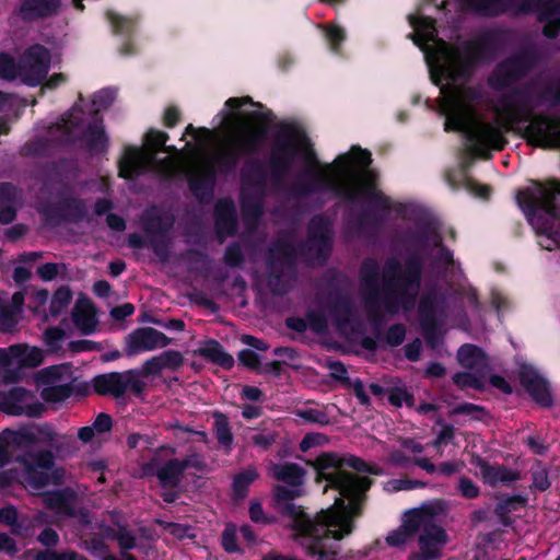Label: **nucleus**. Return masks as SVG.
Listing matches in <instances>:
<instances>
[{
  "label": "nucleus",
  "mask_w": 560,
  "mask_h": 560,
  "mask_svg": "<svg viewBox=\"0 0 560 560\" xmlns=\"http://www.w3.org/2000/svg\"><path fill=\"white\" fill-rule=\"evenodd\" d=\"M156 357L162 370L177 371L184 364V357L177 350H166Z\"/></svg>",
  "instance_id": "56"
},
{
  "label": "nucleus",
  "mask_w": 560,
  "mask_h": 560,
  "mask_svg": "<svg viewBox=\"0 0 560 560\" xmlns=\"http://www.w3.org/2000/svg\"><path fill=\"white\" fill-rule=\"evenodd\" d=\"M533 187L520 190L516 202L524 214L530 219L538 211H542L553 220H560V207L557 199L560 197V179L550 178L546 182L533 180Z\"/></svg>",
  "instance_id": "7"
},
{
  "label": "nucleus",
  "mask_w": 560,
  "mask_h": 560,
  "mask_svg": "<svg viewBox=\"0 0 560 560\" xmlns=\"http://www.w3.org/2000/svg\"><path fill=\"white\" fill-rule=\"evenodd\" d=\"M326 307L336 328L340 331L348 329L354 313L351 298L340 292L329 293Z\"/></svg>",
  "instance_id": "19"
},
{
  "label": "nucleus",
  "mask_w": 560,
  "mask_h": 560,
  "mask_svg": "<svg viewBox=\"0 0 560 560\" xmlns=\"http://www.w3.org/2000/svg\"><path fill=\"white\" fill-rule=\"evenodd\" d=\"M50 51L40 44L28 47L20 58V78L30 85H40L50 69Z\"/></svg>",
  "instance_id": "9"
},
{
  "label": "nucleus",
  "mask_w": 560,
  "mask_h": 560,
  "mask_svg": "<svg viewBox=\"0 0 560 560\" xmlns=\"http://www.w3.org/2000/svg\"><path fill=\"white\" fill-rule=\"evenodd\" d=\"M444 303L445 296L436 287L425 291L418 303L419 323L439 320L438 315L443 312Z\"/></svg>",
  "instance_id": "27"
},
{
  "label": "nucleus",
  "mask_w": 560,
  "mask_h": 560,
  "mask_svg": "<svg viewBox=\"0 0 560 560\" xmlns=\"http://www.w3.org/2000/svg\"><path fill=\"white\" fill-rule=\"evenodd\" d=\"M306 167L299 173L298 179L283 188L287 195L294 200L331 192L335 197L354 203L360 199L369 205L357 218L355 226L359 231L378 228L383 222V214L392 211V200L381 191L371 177L353 180L350 167L355 164L368 167L371 162V152L360 147H352L350 153L339 154L331 164L319 162L313 148L304 153Z\"/></svg>",
  "instance_id": "2"
},
{
  "label": "nucleus",
  "mask_w": 560,
  "mask_h": 560,
  "mask_svg": "<svg viewBox=\"0 0 560 560\" xmlns=\"http://www.w3.org/2000/svg\"><path fill=\"white\" fill-rule=\"evenodd\" d=\"M520 383L528 393L532 399L542 408H550L553 405V397L549 382L530 365H523L520 369Z\"/></svg>",
  "instance_id": "16"
},
{
  "label": "nucleus",
  "mask_w": 560,
  "mask_h": 560,
  "mask_svg": "<svg viewBox=\"0 0 560 560\" xmlns=\"http://www.w3.org/2000/svg\"><path fill=\"white\" fill-rule=\"evenodd\" d=\"M214 228L219 236H233L237 231L236 208L232 199L224 198L214 206Z\"/></svg>",
  "instance_id": "21"
},
{
  "label": "nucleus",
  "mask_w": 560,
  "mask_h": 560,
  "mask_svg": "<svg viewBox=\"0 0 560 560\" xmlns=\"http://www.w3.org/2000/svg\"><path fill=\"white\" fill-rule=\"evenodd\" d=\"M241 159V154H238V152H236L235 149L230 144L228 148L215 154L212 159V163L208 166L214 167L215 176L218 174L228 176L235 173Z\"/></svg>",
  "instance_id": "36"
},
{
  "label": "nucleus",
  "mask_w": 560,
  "mask_h": 560,
  "mask_svg": "<svg viewBox=\"0 0 560 560\" xmlns=\"http://www.w3.org/2000/svg\"><path fill=\"white\" fill-rule=\"evenodd\" d=\"M74 392L71 383L54 385L43 388L40 396L46 402H62L70 398Z\"/></svg>",
  "instance_id": "46"
},
{
  "label": "nucleus",
  "mask_w": 560,
  "mask_h": 560,
  "mask_svg": "<svg viewBox=\"0 0 560 560\" xmlns=\"http://www.w3.org/2000/svg\"><path fill=\"white\" fill-rule=\"evenodd\" d=\"M115 92L110 89H102L96 92L92 98V105L94 106L93 117H101L98 115L101 109L108 108L115 101Z\"/></svg>",
  "instance_id": "57"
},
{
  "label": "nucleus",
  "mask_w": 560,
  "mask_h": 560,
  "mask_svg": "<svg viewBox=\"0 0 560 560\" xmlns=\"http://www.w3.org/2000/svg\"><path fill=\"white\" fill-rule=\"evenodd\" d=\"M160 485L163 488H176L182 481L184 471L178 458H171L155 471Z\"/></svg>",
  "instance_id": "39"
},
{
  "label": "nucleus",
  "mask_w": 560,
  "mask_h": 560,
  "mask_svg": "<svg viewBox=\"0 0 560 560\" xmlns=\"http://www.w3.org/2000/svg\"><path fill=\"white\" fill-rule=\"evenodd\" d=\"M221 545L228 553L241 552V548L237 545V535L234 525H228L224 528L221 535Z\"/></svg>",
  "instance_id": "63"
},
{
  "label": "nucleus",
  "mask_w": 560,
  "mask_h": 560,
  "mask_svg": "<svg viewBox=\"0 0 560 560\" xmlns=\"http://www.w3.org/2000/svg\"><path fill=\"white\" fill-rule=\"evenodd\" d=\"M332 221L319 213L313 215L307 225V247L314 250L318 259L326 261L332 248Z\"/></svg>",
  "instance_id": "12"
},
{
  "label": "nucleus",
  "mask_w": 560,
  "mask_h": 560,
  "mask_svg": "<svg viewBox=\"0 0 560 560\" xmlns=\"http://www.w3.org/2000/svg\"><path fill=\"white\" fill-rule=\"evenodd\" d=\"M196 353L224 370H231L234 366V358L228 353L215 339L205 341V343L197 349Z\"/></svg>",
  "instance_id": "31"
},
{
  "label": "nucleus",
  "mask_w": 560,
  "mask_h": 560,
  "mask_svg": "<svg viewBox=\"0 0 560 560\" xmlns=\"http://www.w3.org/2000/svg\"><path fill=\"white\" fill-rule=\"evenodd\" d=\"M388 402L396 407L400 408L402 404H406L407 407H412L415 405V396L406 388L402 387H392L387 394Z\"/></svg>",
  "instance_id": "53"
},
{
  "label": "nucleus",
  "mask_w": 560,
  "mask_h": 560,
  "mask_svg": "<svg viewBox=\"0 0 560 560\" xmlns=\"http://www.w3.org/2000/svg\"><path fill=\"white\" fill-rule=\"evenodd\" d=\"M106 19L110 24L114 34L130 38L136 28V21L131 18L120 15L115 11H107Z\"/></svg>",
  "instance_id": "42"
},
{
  "label": "nucleus",
  "mask_w": 560,
  "mask_h": 560,
  "mask_svg": "<svg viewBox=\"0 0 560 560\" xmlns=\"http://www.w3.org/2000/svg\"><path fill=\"white\" fill-rule=\"evenodd\" d=\"M440 510L436 503H424L407 510L398 528L387 535L386 544L400 548L417 537L419 550L410 552L408 560H439L448 541L446 530L436 523Z\"/></svg>",
  "instance_id": "4"
},
{
  "label": "nucleus",
  "mask_w": 560,
  "mask_h": 560,
  "mask_svg": "<svg viewBox=\"0 0 560 560\" xmlns=\"http://www.w3.org/2000/svg\"><path fill=\"white\" fill-rule=\"evenodd\" d=\"M467 8L483 18H498L514 10L515 0H464Z\"/></svg>",
  "instance_id": "30"
},
{
  "label": "nucleus",
  "mask_w": 560,
  "mask_h": 560,
  "mask_svg": "<svg viewBox=\"0 0 560 560\" xmlns=\"http://www.w3.org/2000/svg\"><path fill=\"white\" fill-rule=\"evenodd\" d=\"M478 466L485 482L490 486H495L498 482L509 483L516 481L520 478V474L517 471L511 470L504 465L493 466L487 460L481 459Z\"/></svg>",
  "instance_id": "34"
},
{
  "label": "nucleus",
  "mask_w": 560,
  "mask_h": 560,
  "mask_svg": "<svg viewBox=\"0 0 560 560\" xmlns=\"http://www.w3.org/2000/svg\"><path fill=\"white\" fill-rule=\"evenodd\" d=\"M213 432L220 446H222L226 453H230L233 447L234 436L229 422V418L221 411L213 412Z\"/></svg>",
  "instance_id": "41"
},
{
  "label": "nucleus",
  "mask_w": 560,
  "mask_h": 560,
  "mask_svg": "<svg viewBox=\"0 0 560 560\" xmlns=\"http://www.w3.org/2000/svg\"><path fill=\"white\" fill-rule=\"evenodd\" d=\"M141 224L148 237L167 236L173 229L174 219L172 217L145 211L141 217Z\"/></svg>",
  "instance_id": "32"
},
{
  "label": "nucleus",
  "mask_w": 560,
  "mask_h": 560,
  "mask_svg": "<svg viewBox=\"0 0 560 560\" xmlns=\"http://www.w3.org/2000/svg\"><path fill=\"white\" fill-rule=\"evenodd\" d=\"M269 474L277 481L294 487L304 485L306 470L296 463L284 462L271 464Z\"/></svg>",
  "instance_id": "29"
},
{
  "label": "nucleus",
  "mask_w": 560,
  "mask_h": 560,
  "mask_svg": "<svg viewBox=\"0 0 560 560\" xmlns=\"http://www.w3.org/2000/svg\"><path fill=\"white\" fill-rule=\"evenodd\" d=\"M171 342V338L155 328L139 327L126 336L125 353L128 357H132L158 348L167 347Z\"/></svg>",
  "instance_id": "13"
},
{
  "label": "nucleus",
  "mask_w": 560,
  "mask_h": 560,
  "mask_svg": "<svg viewBox=\"0 0 560 560\" xmlns=\"http://www.w3.org/2000/svg\"><path fill=\"white\" fill-rule=\"evenodd\" d=\"M10 446L27 447L38 442L37 434L32 429L7 430Z\"/></svg>",
  "instance_id": "49"
},
{
  "label": "nucleus",
  "mask_w": 560,
  "mask_h": 560,
  "mask_svg": "<svg viewBox=\"0 0 560 560\" xmlns=\"http://www.w3.org/2000/svg\"><path fill=\"white\" fill-rule=\"evenodd\" d=\"M91 386L95 394L104 397L110 396L118 400L124 398L127 392H130L137 398H141L147 383L140 380L138 369H130L124 372L97 374L91 380Z\"/></svg>",
  "instance_id": "8"
},
{
  "label": "nucleus",
  "mask_w": 560,
  "mask_h": 560,
  "mask_svg": "<svg viewBox=\"0 0 560 560\" xmlns=\"http://www.w3.org/2000/svg\"><path fill=\"white\" fill-rule=\"evenodd\" d=\"M440 320L421 322L420 327L428 347L436 349L443 342Z\"/></svg>",
  "instance_id": "47"
},
{
  "label": "nucleus",
  "mask_w": 560,
  "mask_h": 560,
  "mask_svg": "<svg viewBox=\"0 0 560 560\" xmlns=\"http://www.w3.org/2000/svg\"><path fill=\"white\" fill-rule=\"evenodd\" d=\"M485 376H479L475 372H457L453 375V383L460 389L474 388L476 390H485Z\"/></svg>",
  "instance_id": "48"
},
{
  "label": "nucleus",
  "mask_w": 560,
  "mask_h": 560,
  "mask_svg": "<svg viewBox=\"0 0 560 560\" xmlns=\"http://www.w3.org/2000/svg\"><path fill=\"white\" fill-rule=\"evenodd\" d=\"M16 188L11 183H0V223L9 224L16 218Z\"/></svg>",
  "instance_id": "35"
},
{
  "label": "nucleus",
  "mask_w": 560,
  "mask_h": 560,
  "mask_svg": "<svg viewBox=\"0 0 560 560\" xmlns=\"http://www.w3.org/2000/svg\"><path fill=\"white\" fill-rule=\"evenodd\" d=\"M72 292L68 285L59 287L52 294L49 315L54 318L58 317L70 304Z\"/></svg>",
  "instance_id": "43"
},
{
  "label": "nucleus",
  "mask_w": 560,
  "mask_h": 560,
  "mask_svg": "<svg viewBox=\"0 0 560 560\" xmlns=\"http://www.w3.org/2000/svg\"><path fill=\"white\" fill-rule=\"evenodd\" d=\"M517 14H536L544 23L542 34L547 38H557L560 34V2L556 0H521L515 8Z\"/></svg>",
  "instance_id": "10"
},
{
  "label": "nucleus",
  "mask_w": 560,
  "mask_h": 560,
  "mask_svg": "<svg viewBox=\"0 0 560 560\" xmlns=\"http://www.w3.org/2000/svg\"><path fill=\"white\" fill-rule=\"evenodd\" d=\"M266 137V126L253 127L246 124L233 139L231 145L241 154V158L245 155H256L260 152Z\"/></svg>",
  "instance_id": "17"
},
{
  "label": "nucleus",
  "mask_w": 560,
  "mask_h": 560,
  "mask_svg": "<svg viewBox=\"0 0 560 560\" xmlns=\"http://www.w3.org/2000/svg\"><path fill=\"white\" fill-rule=\"evenodd\" d=\"M312 148L307 136L294 125L282 122L275 135L266 163L258 158L245 161L241 171V213L246 223H257L264 215L268 179L277 190H282L287 175L292 171L300 153L304 156Z\"/></svg>",
  "instance_id": "3"
},
{
  "label": "nucleus",
  "mask_w": 560,
  "mask_h": 560,
  "mask_svg": "<svg viewBox=\"0 0 560 560\" xmlns=\"http://www.w3.org/2000/svg\"><path fill=\"white\" fill-rule=\"evenodd\" d=\"M43 514L34 516L32 520L18 518L11 527V532L22 538H28L34 534V527L43 523Z\"/></svg>",
  "instance_id": "52"
},
{
  "label": "nucleus",
  "mask_w": 560,
  "mask_h": 560,
  "mask_svg": "<svg viewBox=\"0 0 560 560\" xmlns=\"http://www.w3.org/2000/svg\"><path fill=\"white\" fill-rule=\"evenodd\" d=\"M277 253L285 262L293 264L296 258V249L294 245L285 240L278 241L271 249V258L273 260V254Z\"/></svg>",
  "instance_id": "62"
},
{
  "label": "nucleus",
  "mask_w": 560,
  "mask_h": 560,
  "mask_svg": "<svg viewBox=\"0 0 560 560\" xmlns=\"http://www.w3.org/2000/svg\"><path fill=\"white\" fill-rule=\"evenodd\" d=\"M526 503V498L521 494L499 498L494 508V514L498 516L500 523L503 526L510 527L513 524V520L510 516V513L525 506Z\"/></svg>",
  "instance_id": "37"
},
{
  "label": "nucleus",
  "mask_w": 560,
  "mask_h": 560,
  "mask_svg": "<svg viewBox=\"0 0 560 560\" xmlns=\"http://www.w3.org/2000/svg\"><path fill=\"white\" fill-rule=\"evenodd\" d=\"M71 317L74 326L83 335H91L95 331L97 325L95 307L88 296H79L72 308Z\"/></svg>",
  "instance_id": "26"
},
{
  "label": "nucleus",
  "mask_w": 560,
  "mask_h": 560,
  "mask_svg": "<svg viewBox=\"0 0 560 560\" xmlns=\"http://www.w3.org/2000/svg\"><path fill=\"white\" fill-rule=\"evenodd\" d=\"M119 176L133 179L141 174L140 152L135 147H127L124 156L118 162Z\"/></svg>",
  "instance_id": "40"
},
{
  "label": "nucleus",
  "mask_w": 560,
  "mask_h": 560,
  "mask_svg": "<svg viewBox=\"0 0 560 560\" xmlns=\"http://www.w3.org/2000/svg\"><path fill=\"white\" fill-rule=\"evenodd\" d=\"M307 327L317 334H325L328 329V320L326 315L320 311L311 310L305 314Z\"/></svg>",
  "instance_id": "55"
},
{
  "label": "nucleus",
  "mask_w": 560,
  "mask_h": 560,
  "mask_svg": "<svg viewBox=\"0 0 560 560\" xmlns=\"http://www.w3.org/2000/svg\"><path fill=\"white\" fill-rule=\"evenodd\" d=\"M483 61H490L503 49L508 42L504 28H488L471 39Z\"/></svg>",
  "instance_id": "18"
},
{
  "label": "nucleus",
  "mask_w": 560,
  "mask_h": 560,
  "mask_svg": "<svg viewBox=\"0 0 560 560\" xmlns=\"http://www.w3.org/2000/svg\"><path fill=\"white\" fill-rule=\"evenodd\" d=\"M43 217L47 223L58 225L61 222L80 223L88 214L86 203L78 197L65 198L56 206H48L43 209Z\"/></svg>",
  "instance_id": "14"
},
{
  "label": "nucleus",
  "mask_w": 560,
  "mask_h": 560,
  "mask_svg": "<svg viewBox=\"0 0 560 560\" xmlns=\"http://www.w3.org/2000/svg\"><path fill=\"white\" fill-rule=\"evenodd\" d=\"M11 352H13L16 357H19L20 362L23 366L26 368H37L43 363L44 355L40 349L33 348H24L23 350L20 346H12L10 348Z\"/></svg>",
  "instance_id": "45"
},
{
  "label": "nucleus",
  "mask_w": 560,
  "mask_h": 560,
  "mask_svg": "<svg viewBox=\"0 0 560 560\" xmlns=\"http://www.w3.org/2000/svg\"><path fill=\"white\" fill-rule=\"evenodd\" d=\"M30 392L24 387H13L0 399V411L9 416H26L30 418H39L45 411V406L40 401L26 404Z\"/></svg>",
  "instance_id": "15"
},
{
  "label": "nucleus",
  "mask_w": 560,
  "mask_h": 560,
  "mask_svg": "<svg viewBox=\"0 0 560 560\" xmlns=\"http://www.w3.org/2000/svg\"><path fill=\"white\" fill-rule=\"evenodd\" d=\"M20 78V60L16 61L10 54L0 52V78L12 81Z\"/></svg>",
  "instance_id": "50"
},
{
  "label": "nucleus",
  "mask_w": 560,
  "mask_h": 560,
  "mask_svg": "<svg viewBox=\"0 0 560 560\" xmlns=\"http://www.w3.org/2000/svg\"><path fill=\"white\" fill-rule=\"evenodd\" d=\"M471 39L465 40L460 48L448 50V67L444 69L446 78L451 81L468 79L475 68L483 62Z\"/></svg>",
  "instance_id": "11"
},
{
  "label": "nucleus",
  "mask_w": 560,
  "mask_h": 560,
  "mask_svg": "<svg viewBox=\"0 0 560 560\" xmlns=\"http://www.w3.org/2000/svg\"><path fill=\"white\" fill-rule=\"evenodd\" d=\"M34 560H89L86 557L81 556L74 550L57 551L56 549H42L38 550Z\"/></svg>",
  "instance_id": "51"
},
{
  "label": "nucleus",
  "mask_w": 560,
  "mask_h": 560,
  "mask_svg": "<svg viewBox=\"0 0 560 560\" xmlns=\"http://www.w3.org/2000/svg\"><path fill=\"white\" fill-rule=\"evenodd\" d=\"M50 148L47 139L39 138L26 142L22 148V154L26 156H45Z\"/></svg>",
  "instance_id": "60"
},
{
  "label": "nucleus",
  "mask_w": 560,
  "mask_h": 560,
  "mask_svg": "<svg viewBox=\"0 0 560 560\" xmlns=\"http://www.w3.org/2000/svg\"><path fill=\"white\" fill-rule=\"evenodd\" d=\"M423 268L424 259L418 252H411L406 256L404 268L396 257L385 260L382 303L387 313L413 310L422 282Z\"/></svg>",
  "instance_id": "5"
},
{
  "label": "nucleus",
  "mask_w": 560,
  "mask_h": 560,
  "mask_svg": "<svg viewBox=\"0 0 560 560\" xmlns=\"http://www.w3.org/2000/svg\"><path fill=\"white\" fill-rule=\"evenodd\" d=\"M268 278H267V287L271 291L273 295H284L288 293L289 289L287 283L283 281L282 269L276 268L271 258H268Z\"/></svg>",
  "instance_id": "44"
},
{
  "label": "nucleus",
  "mask_w": 560,
  "mask_h": 560,
  "mask_svg": "<svg viewBox=\"0 0 560 560\" xmlns=\"http://www.w3.org/2000/svg\"><path fill=\"white\" fill-rule=\"evenodd\" d=\"M306 463L316 471V483L327 482L324 492L328 488L339 492L335 503L311 515L302 505L294 503L303 494L302 486L276 485L272 489L275 509L290 521L288 526L294 533V540L308 558L335 560L338 547L330 541L331 535L345 538L353 533L354 520L362 515L368 491L374 483L372 478L347 471L343 467L372 476L384 475V469L362 457L334 452H324Z\"/></svg>",
  "instance_id": "1"
},
{
  "label": "nucleus",
  "mask_w": 560,
  "mask_h": 560,
  "mask_svg": "<svg viewBox=\"0 0 560 560\" xmlns=\"http://www.w3.org/2000/svg\"><path fill=\"white\" fill-rule=\"evenodd\" d=\"M237 359L240 364L249 370L259 372L261 368L260 357L252 349H242L237 354Z\"/></svg>",
  "instance_id": "64"
},
{
  "label": "nucleus",
  "mask_w": 560,
  "mask_h": 560,
  "mask_svg": "<svg viewBox=\"0 0 560 560\" xmlns=\"http://www.w3.org/2000/svg\"><path fill=\"white\" fill-rule=\"evenodd\" d=\"M60 0H23L20 14L24 21L47 19L58 13Z\"/></svg>",
  "instance_id": "28"
},
{
  "label": "nucleus",
  "mask_w": 560,
  "mask_h": 560,
  "mask_svg": "<svg viewBox=\"0 0 560 560\" xmlns=\"http://www.w3.org/2000/svg\"><path fill=\"white\" fill-rule=\"evenodd\" d=\"M258 478L259 474L255 466H248L244 470L235 474L231 485L233 500H244L248 494L250 485Z\"/></svg>",
  "instance_id": "38"
},
{
  "label": "nucleus",
  "mask_w": 560,
  "mask_h": 560,
  "mask_svg": "<svg viewBox=\"0 0 560 560\" xmlns=\"http://www.w3.org/2000/svg\"><path fill=\"white\" fill-rule=\"evenodd\" d=\"M457 361L464 369L486 376L491 366L485 350L476 345L464 343L457 350Z\"/></svg>",
  "instance_id": "20"
},
{
  "label": "nucleus",
  "mask_w": 560,
  "mask_h": 560,
  "mask_svg": "<svg viewBox=\"0 0 560 560\" xmlns=\"http://www.w3.org/2000/svg\"><path fill=\"white\" fill-rule=\"evenodd\" d=\"M77 499V492L70 487L50 490L43 494V501L47 509L56 510L69 517L77 515L74 508Z\"/></svg>",
  "instance_id": "25"
},
{
  "label": "nucleus",
  "mask_w": 560,
  "mask_h": 560,
  "mask_svg": "<svg viewBox=\"0 0 560 560\" xmlns=\"http://www.w3.org/2000/svg\"><path fill=\"white\" fill-rule=\"evenodd\" d=\"M148 247L161 260L166 261L170 257V241L167 236L149 237Z\"/></svg>",
  "instance_id": "61"
},
{
  "label": "nucleus",
  "mask_w": 560,
  "mask_h": 560,
  "mask_svg": "<svg viewBox=\"0 0 560 560\" xmlns=\"http://www.w3.org/2000/svg\"><path fill=\"white\" fill-rule=\"evenodd\" d=\"M224 264L231 268H242L245 256L241 245L236 242L226 246L223 255Z\"/></svg>",
  "instance_id": "54"
},
{
  "label": "nucleus",
  "mask_w": 560,
  "mask_h": 560,
  "mask_svg": "<svg viewBox=\"0 0 560 560\" xmlns=\"http://www.w3.org/2000/svg\"><path fill=\"white\" fill-rule=\"evenodd\" d=\"M187 183L192 196L199 202H210L214 196V190L217 186L214 167L206 166L201 174L188 177Z\"/></svg>",
  "instance_id": "22"
},
{
  "label": "nucleus",
  "mask_w": 560,
  "mask_h": 560,
  "mask_svg": "<svg viewBox=\"0 0 560 560\" xmlns=\"http://www.w3.org/2000/svg\"><path fill=\"white\" fill-rule=\"evenodd\" d=\"M360 279L368 290V301L377 302L380 298V265L373 258H366L360 268Z\"/></svg>",
  "instance_id": "33"
},
{
  "label": "nucleus",
  "mask_w": 560,
  "mask_h": 560,
  "mask_svg": "<svg viewBox=\"0 0 560 560\" xmlns=\"http://www.w3.org/2000/svg\"><path fill=\"white\" fill-rule=\"evenodd\" d=\"M405 241L415 246L413 252H418L421 255V250L428 248L430 245H441V234L436 231L431 221H418L417 230L407 231Z\"/></svg>",
  "instance_id": "24"
},
{
  "label": "nucleus",
  "mask_w": 560,
  "mask_h": 560,
  "mask_svg": "<svg viewBox=\"0 0 560 560\" xmlns=\"http://www.w3.org/2000/svg\"><path fill=\"white\" fill-rule=\"evenodd\" d=\"M406 326L404 324H394L388 327L385 335L383 336L384 341L387 346L395 348L400 346L406 338Z\"/></svg>",
  "instance_id": "58"
},
{
  "label": "nucleus",
  "mask_w": 560,
  "mask_h": 560,
  "mask_svg": "<svg viewBox=\"0 0 560 560\" xmlns=\"http://www.w3.org/2000/svg\"><path fill=\"white\" fill-rule=\"evenodd\" d=\"M112 538L117 541L121 552H128L136 547V536L126 526H119Z\"/></svg>",
  "instance_id": "59"
},
{
  "label": "nucleus",
  "mask_w": 560,
  "mask_h": 560,
  "mask_svg": "<svg viewBox=\"0 0 560 560\" xmlns=\"http://www.w3.org/2000/svg\"><path fill=\"white\" fill-rule=\"evenodd\" d=\"M22 466V476L26 485L40 490L49 485L60 486L65 481L66 470L56 466V457L50 450L27 451L15 458Z\"/></svg>",
  "instance_id": "6"
},
{
  "label": "nucleus",
  "mask_w": 560,
  "mask_h": 560,
  "mask_svg": "<svg viewBox=\"0 0 560 560\" xmlns=\"http://www.w3.org/2000/svg\"><path fill=\"white\" fill-rule=\"evenodd\" d=\"M79 139L89 152L106 153L109 145V139L105 131L103 118L93 117L92 121L88 124Z\"/></svg>",
  "instance_id": "23"
}]
</instances>
